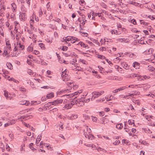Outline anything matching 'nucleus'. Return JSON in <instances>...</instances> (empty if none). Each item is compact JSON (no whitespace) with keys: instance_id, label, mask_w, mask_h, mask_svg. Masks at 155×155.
I'll list each match as a JSON object with an SVG mask.
<instances>
[{"instance_id":"obj_57","label":"nucleus","mask_w":155,"mask_h":155,"mask_svg":"<svg viewBox=\"0 0 155 155\" xmlns=\"http://www.w3.org/2000/svg\"><path fill=\"white\" fill-rule=\"evenodd\" d=\"M86 129H87V132L86 133H87V134L88 133V134H91V131L90 129V128H86Z\"/></svg>"},{"instance_id":"obj_13","label":"nucleus","mask_w":155,"mask_h":155,"mask_svg":"<svg viewBox=\"0 0 155 155\" xmlns=\"http://www.w3.org/2000/svg\"><path fill=\"white\" fill-rule=\"evenodd\" d=\"M133 66L136 69H139L140 67V64L137 62H134L133 64Z\"/></svg>"},{"instance_id":"obj_5","label":"nucleus","mask_w":155,"mask_h":155,"mask_svg":"<svg viewBox=\"0 0 155 155\" xmlns=\"http://www.w3.org/2000/svg\"><path fill=\"white\" fill-rule=\"evenodd\" d=\"M84 101L83 100V97H81V98L78 97V104L79 105V106H82L84 104Z\"/></svg>"},{"instance_id":"obj_37","label":"nucleus","mask_w":155,"mask_h":155,"mask_svg":"<svg viewBox=\"0 0 155 155\" xmlns=\"http://www.w3.org/2000/svg\"><path fill=\"white\" fill-rule=\"evenodd\" d=\"M78 117V115L76 114H72L71 118L72 119H75Z\"/></svg>"},{"instance_id":"obj_21","label":"nucleus","mask_w":155,"mask_h":155,"mask_svg":"<svg viewBox=\"0 0 155 155\" xmlns=\"http://www.w3.org/2000/svg\"><path fill=\"white\" fill-rule=\"evenodd\" d=\"M25 13L24 12L22 13L20 15V18L21 19L22 21L25 20Z\"/></svg>"},{"instance_id":"obj_45","label":"nucleus","mask_w":155,"mask_h":155,"mask_svg":"<svg viewBox=\"0 0 155 155\" xmlns=\"http://www.w3.org/2000/svg\"><path fill=\"white\" fill-rule=\"evenodd\" d=\"M128 123L129 124L131 125H132L133 124H134V120H129L128 121Z\"/></svg>"},{"instance_id":"obj_48","label":"nucleus","mask_w":155,"mask_h":155,"mask_svg":"<svg viewBox=\"0 0 155 155\" xmlns=\"http://www.w3.org/2000/svg\"><path fill=\"white\" fill-rule=\"evenodd\" d=\"M97 118L96 117H94L93 116H91V119L94 122H96L97 120Z\"/></svg>"},{"instance_id":"obj_55","label":"nucleus","mask_w":155,"mask_h":155,"mask_svg":"<svg viewBox=\"0 0 155 155\" xmlns=\"http://www.w3.org/2000/svg\"><path fill=\"white\" fill-rule=\"evenodd\" d=\"M33 145V143H31L29 145V147L30 148L32 149V150H34L35 149V148H33L32 147Z\"/></svg>"},{"instance_id":"obj_30","label":"nucleus","mask_w":155,"mask_h":155,"mask_svg":"<svg viewBox=\"0 0 155 155\" xmlns=\"http://www.w3.org/2000/svg\"><path fill=\"white\" fill-rule=\"evenodd\" d=\"M58 59L59 62L61 63H64L65 64H68L67 62L65 61L63 59H61V57L59 58V59Z\"/></svg>"},{"instance_id":"obj_52","label":"nucleus","mask_w":155,"mask_h":155,"mask_svg":"<svg viewBox=\"0 0 155 155\" xmlns=\"http://www.w3.org/2000/svg\"><path fill=\"white\" fill-rule=\"evenodd\" d=\"M97 57H98V58H100V59H103L105 58V57L103 55H99L97 56Z\"/></svg>"},{"instance_id":"obj_19","label":"nucleus","mask_w":155,"mask_h":155,"mask_svg":"<svg viewBox=\"0 0 155 155\" xmlns=\"http://www.w3.org/2000/svg\"><path fill=\"white\" fill-rule=\"evenodd\" d=\"M68 72L67 70L66 69L64 71L62 72V73L61 74V77H66L68 74Z\"/></svg>"},{"instance_id":"obj_46","label":"nucleus","mask_w":155,"mask_h":155,"mask_svg":"<svg viewBox=\"0 0 155 155\" xmlns=\"http://www.w3.org/2000/svg\"><path fill=\"white\" fill-rule=\"evenodd\" d=\"M123 68L126 70H128L129 68V66H128L127 64L125 63V65H124Z\"/></svg>"},{"instance_id":"obj_1","label":"nucleus","mask_w":155,"mask_h":155,"mask_svg":"<svg viewBox=\"0 0 155 155\" xmlns=\"http://www.w3.org/2000/svg\"><path fill=\"white\" fill-rule=\"evenodd\" d=\"M11 50V46H8V47H5L4 48V53L3 54V55L5 56L7 55L8 54H9L10 51Z\"/></svg>"},{"instance_id":"obj_25","label":"nucleus","mask_w":155,"mask_h":155,"mask_svg":"<svg viewBox=\"0 0 155 155\" xmlns=\"http://www.w3.org/2000/svg\"><path fill=\"white\" fill-rule=\"evenodd\" d=\"M139 92L138 91H135L132 94L128 93V96H134L136 95L139 94Z\"/></svg>"},{"instance_id":"obj_28","label":"nucleus","mask_w":155,"mask_h":155,"mask_svg":"<svg viewBox=\"0 0 155 155\" xmlns=\"http://www.w3.org/2000/svg\"><path fill=\"white\" fill-rule=\"evenodd\" d=\"M41 102L40 101H32L31 103V105H35L37 104H39L41 103Z\"/></svg>"},{"instance_id":"obj_60","label":"nucleus","mask_w":155,"mask_h":155,"mask_svg":"<svg viewBox=\"0 0 155 155\" xmlns=\"http://www.w3.org/2000/svg\"><path fill=\"white\" fill-rule=\"evenodd\" d=\"M12 98V97L11 94L10 93H9L8 97H7V100H10Z\"/></svg>"},{"instance_id":"obj_16","label":"nucleus","mask_w":155,"mask_h":155,"mask_svg":"<svg viewBox=\"0 0 155 155\" xmlns=\"http://www.w3.org/2000/svg\"><path fill=\"white\" fill-rule=\"evenodd\" d=\"M153 51V50L152 48H150L146 50L144 52V53L145 54H150L152 53Z\"/></svg>"},{"instance_id":"obj_15","label":"nucleus","mask_w":155,"mask_h":155,"mask_svg":"<svg viewBox=\"0 0 155 155\" xmlns=\"http://www.w3.org/2000/svg\"><path fill=\"white\" fill-rule=\"evenodd\" d=\"M75 39H64V41H63L62 42H65V43H66L67 44H68L67 42V41H71V43H74L76 42H77L78 41V40L74 41Z\"/></svg>"},{"instance_id":"obj_2","label":"nucleus","mask_w":155,"mask_h":155,"mask_svg":"<svg viewBox=\"0 0 155 155\" xmlns=\"http://www.w3.org/2000/svg\"><path fill=\"white\" fill-rule=\"evenodd\" d=\"M82 92V90H80L78 91H76L74 93L71 94L66 95L68 96L67 97H72L75 95H78Z\"/></svg>"},{"instance_id":"obj_23","label":"nucleus","mask_w":155,"mask_h":155,"mask_svg":"<svg viewBox=\"0 0 155 155\" xmlns=\"http://www.w3.org/2000/svg\"><path fill=\"white\" fill-rule=\"evenodd\" d=\"M113 98V96L112 95H109L105 97V99L107 101H111Z\"/></svg>"},{"instance_id":"obj_27","label":"nucleus","mask_w":155,"mask_h":155,"mask_svg":"<svg viewBox=\"0 0 155 155\" xmlns=\"http://www.w3.org/2000/svg\"><path fill=\"white\" fill-rule=\"evenodd\" d=\"M110 32L111 33L112 35H114L118 34V32L115 29L111 30L110 31Z\"/></svg>"},{"instance_id":"obj_59","label":"nucleus","mask_w":155,"mask_h":155,"mask_svg":"<svg viewBox=\"0 0 155 155\" xmlns=\"http://www.w3.org/2000/svg\"><path fill=\"white\" fill-rule=\"evenodd\" d=\"M68 48V47L66 46H63L62 49V50L64 51H65L67 50Z\"/></svg>"},{"instance_id":"obj_64","label":"nucleus","mask_w":155,"mask_h":155,"mask_svg":"<svg viewBox=\"0 0 155 155\" xmlns=\"http://www.w3.org/2000/svg\"><path fill=\"white\" fill-rule=\"evenodd\" d=\"M114 68L115 69H116V70L118 71L119 69V68H120V67L117 65H116L114 66Z\"/></svg>"},{"instance_id":"obj_32","label":"nucleus","mask_w":155,"mask_h":155,"mask_svg":"<svg viewBox=\"0 0 155 155\" xmlns=\"http://www.w3.org/2000/svg\"><path fill=\"white\" fill-rule=\"evenodd\" d=\"M144 131L145 132L148 134H150L152 133L151 131L147 128H145L143 129Z\"/></svg>"},{"instance_id":"obj_9","label":"nucleus","mask_w":155,"mask_h":155,"mask_svg":"<svg viewBox=\"0 0 155 155\" xmlns=\"http://www.w3.org/2000/svg\"><path fill=\"white\" fill-rule=\"evenodd\" d=\"M63 101V100L61 99H57L56 100L53 101L52 102V105H57L58 104L62 103Z\"/></svg>"},{"instance_id":"obj_43","label":"nucleus","mask_w":155,"mask_h":155,"mask_svg":"<svg viewBox=\"0 0 155 155\" xmlns=\"http://www.w3.org/2000/svg\"><path fill=\"white\" fill-rule=\"evenodd\" d=\"M39 46L42 49H44L45 48V47L44 46L45 45L42 43H39L38 44Z\"/></svg>"},{"instance_id":"obj_49","label":"nucleus","mask_w":155,"mask_h":155,"mask_svg":"<svg viewBox=\"0 0 155 155\" xmlns=\"http://www.w3.org/2000/svg\"><path fill=\"white\" fill-rule=\"evenodd\" d=\"M20 91L22 92H24L26 91V89L22 87H21L19 88Z\"/></svg>"},{"instance_id":"obj_7","label":"nucleus","mask_w":155,"mask_h":155,"mask_svg":"<svg viewBox=\"0 0 155 155\" xmlns=\"http://www.w3.org/2000/svg\"><path fill=\"white\" fill-rule=\"evenodd\" d=\"M62 54L66 57L72 56L74 55V53L72 51H68L67 53L63 52Z\"/></svg>"},{"instance_id":"obj_54","label":"nucleus","mask_w":155,"mask_h":155,"mask_svg":"<svg viewBox=\"0 0 155 155\" xmlns=\"http://www.w3.org/2000/svg\"><path fill=\"white\" fill-rule=\"evenodd\" d=\"M32 110V108H30L29 109H26L23 110V112L25 113L26 112H28L29 111H31Z\"/></svg>"},{"instance_id":"obj_22","label":"nucleus","mask_w":155,"mask_h":155,"mask_svg":"<svg viewBox=\"0 0 155 155\" xmlns=\"http://www.w3.org/2000/svg\"><path fill=\"white\" fill-rule=\"evenodd\" d=\"M140 76L138 74H136L135 73H133L131 74V75L130 76L129 78H134L135 77H140Z\"/></svg>"},{"instance_id":"obj_26","label":"nucleus","mask_w":155,"mask_h":155,"mask_svg":"<svg viewBox=\"0 0 155 155\" xmlns=\"http://www.w3.org/2000/svg\"><path fill=\"white\" fill-rule=\"evenodd\" d=\"M46 96L47 97V99L51 98L54 97V93L53 92H51L50 93L48 94Z\"/></svg>"},{"instance_id":"obj_4","label":"nucleus","mask_w":155,"mask_h":155,"mask_svg":"<svg viewBox=\"0 0 155 155\" xmlns=\"http://www.w3.org/2000/svg\"><path fill=\"white\" fill-rule=\"evenodd\" d=\"M92 96L91 98V101H93L96 98H97L98 97L100 96L99 95V92L98 91L93 92L92 93Z\"/></svg>"},{"instance_id":"obj_24","label":"nucleus","mask_w":155,"mask_h":155,"mask_svg":"<svg viewBox=\"0 0 155 155\" xmlns=\"http://www.w3.org/2000/svg\"><path fill=\"white\" fill-rule=\"evenodd\" d=\"M116 127L118 129L120 130L123 127V125L122 123L117 124Z\"/></svg>"},{"instance_id":"obj_38","label":"nucleus","mask_w":155,"mask_h":155,"mask_svg":"<svg viewBox=\"0 0 155 155\" xmlns=\"http://www.w3.org/2000/svg\"><path fill=\"white\" fill-rule=\"evenodd\" d=\"M148 68V69L149 71H155V68H154V67L151 66H149Z\"/></svg>"},{"instance_id":"obj_8","label":"nucleus","mask_w":155,"mask_h":155,"mask_svg":"<svg viewBox=\"0 0 155 155\" xmlns=\"http://www.w3.org/2000/svg\"><path fill=\"white\" fill-rule=\"evenodd\" d=\"M76 98H78L77 96L73 100L71 101L70 104L72 107L75 104L77 105L78 106H79V105H78V99H75Z\"/></svg>"},{"instance_id":"obj_62","label":"nucleus","mask_w":155,"mask_h":155,"mask_svg":"<svg viewBox=\"0 0 155 155\" xmlns=\"http://www.w3.org/2000/svg\"><path fill=\"white\" fill-rule=\"evenodd\" d=\"M83 100H84V102H89L90 101V98H88L87 99H84L83 97Z\"/></svg>"},{"instance_id":"obj_36","label":"nucleus","mask_w":155,"mask_h":155,"mask_svg":"<svg viewBox=\"0 0 155 155\" xmlns=\"http://www.w3.org/2000/svg\"><path fill=\"white\" fill-rule=\"evenodd\" d=\"M140 143H141L142 144H143L144 145H148V143H147L146 141L144 140H142L139 141Z\"/></svg>"},{"instance_id":"obj_20","label":"nucleus","mask_w":155,"mask_h":155,"mask_svg":"<svg viewBox=\"0 0 155 155\" xmlns=\"http://www.w3.org/2000/svg\"><path fill=\"white\" fill-rule=\"evenodd\" d=\"M17 45L18 46L19 45V48H20L21 50H23L25 48V46L23 45H21L20 42H19L18 41L17 42Z\"/></svg>"},{"instance_id":"obj_6","label":"nucleus","mask_w":155,"mask_h":155,"mask_svg":"<svg viewBox=\"0 0 155 155\" xmlns=\"http://www.w3.org/2000/svg\"><path fill=\"white\" fill-rule=\"evenodd\" d=\"M14 24L15 26V30L16 31H18V30L20 28V25L17 21H15Z\"/></svg>"},{"instance_id":"obj_44","label":"nucleus","mask_w":155,"mask_h":155,"mask_svg":"<svg viewBox=\"0 0 155 155\" xmlns=\"http://www.w3.org/2000/svg\"><path fill=\"white\" fill-rule=\"evenodd\" d=\"M140 23L143 25H148V23L145 22L143 20H141L140 21Z\"/></svg>"},{"instance_id":"obj_63","label":"nucleus","mask_w":155,"mask_h":155,"mask_svg":"<svg viewBox=\"0 0 155 155\" xmlns=\"http://www.w3.org/2000/svg\"><path fill=\"white\" fill-rule=\"evenodd\" d=\"M99 115L103 117L104 115V112L102 111L99 112Z\"/></svg>"},{"instance_id":"obj_34","label":"nucleus","mask_w":155,"mask_h":155,"mask_svg":"<svg viewBox=\"0 0 155 155\" xmlns=\"http://www.w3.org/2000/svg\"><path fill=\"white\" fill-rule=\"evenodd\" d=\"M41 135H40V136L38 135V137L37 138L36 140V143L37 144H38V143H39V142L41 140Z\"/></svg>"},{"instance_id":"obj_31","label":"nucleus","mask_w":155,"mask_h":155,"mask_svg":"<svg viewBox=\"0 0 155 155\" xmlns=\"http://www.w3.org/2000/svg\"><path fill=\"white\" fill-rule=\"evenodd\" d=\"M11 5L12 6V9L13 10V12H14V11H15V9L17 8L16 5L14 3H12Z\"/></svg>"},{"instance_id":"obj_40","label":"nucleus","mask_w":155,"mask_h":155,"mask_svg":"<svg viewBox=\"0 0 155 155\" xmlns=\"http://www.w3.org/2000/svg\"><path fill=\"white\" fill-rule=\"evenodd\" d=\"M28 73L30 75H34V73L33 72V71L31 70V69H29L27 71Z\"/></svg>"},{"instance_id":"obj_12","label":"nucleus","mask_w":155,"mask_h":155,"mask_svg":"<svg viewBox=\"0 0 155 155\" xmlns=\"http://www.w3.org/2000/svg\"><path fill=\"white\" fill-rule=\"evenodd\" d=\"M125 54L130 58H134L136 57V55L131 52L126 53Z\"/></svg>"},{"instance_id":"obj_29","label":"nucleus","mask_w":155,"mask_h":155,"mask_svg":"<svg viewBox=\"0 0 155 155\" xmlns=\"http://www.w3.org/2000/svg\"><path fill=\"white\" fill-rule=\"evenodd\" d=\"M136 41L141 44H146V43L143 39H137Z\"/></svg>"},{"instance_id":"obj_51","label":"nucleus","mask_w":155,"mask_h":155,"mask_svg":"<svg viewBox=\"0 0 155 155\" xmlns=\"http://www.w3.org/2000/svg\"><path fill=\"white\" fill-rule=\"evenodd\" d=\"M16 120H15L12 119L10 120V122H9L10 123V124L12 125L14 124Z\"/></svg>"},{"instance_id":"obj_39","label":"nucleus","mask_w":155,"mask_h":155,"mask_svg":"<svg viewBox=\"0 0 155 155\" xmlns=\"http://www.w3.org/2000/svg\"><path fill=\"white\" fill-rule=\"evenodd\" d=\"M4 96L5 97L6 99L7 100V97H8L9 93L7 91H4Z\"/></svg>"},{"instance_id":"obj_41","label":"nucleus","mask_w":155,"mask_h":155,"mask_svg":"<svg viewBox=\"0 0 155 155\" xmlns=\"http://www.w3.org/2000/svg\"><path fill=\"white\" fill-rule=\"evenodd\" d=\"M0 148L2 149V151L3 152L5 150L4 145L2 143H0Z\"/></svg>"},{"instance_id":"obj_33","label":"nucleus","mask_w":155,"mask_h":155,"mask_svg":"<svg viewBox=\"0 0 155 155\" xmlns=\"http://www.w3.org/2000/svg\"><path fill=\"white\" fill-rule=\"evenodd\" d=\"M33 48L32 46H29L27 48V51L28 52H30L33 51Z\"/></svg>"},{"instance_id":"obj_61","label":"nucleus","mask_w":155,"mask_h":155,"mask_svg":"<svg viewBox=\"0 0 155 155\" xmlns=\"http://www.w3.org/2000/svg\"><path fill=\"white\" fill-rule=\"evenodd\" d=\"M34 23V20L33 19H31L30 21V25L31 26L32 25H33Z\"/></svg>"},{"instance_id":"obj_11","label":"nucleus","mask_w":155,"mask_h":155,"mask_svg":"<svg viewBox=\"0 0 155 155\" xmlns=\"http://www.w3.org/2000/svg\"><path fill=\"white\" fill-rule=\"evenodd\" d=\"M126 88V87L125 86H123L118 88V89L114 90L113 91V92L114 93H116L118 92L119 91H122L123 90L125 89Z\"/></svg>"},{"instance_id":"obj_35","label":"nucleus","mask_w":155,"mask_h":155,"mask_svg":"<svg viewBox=\"0 0 155 155\" xmlns=\"http://www.w3.org/2000/svg\"><path fill=\"white\" fill-rule=\"evenodd\" d=\"M6 65L9 69H10V70H11L12 69V66L11 63H7Z\"/></svg>"},{"instance_id":"obj_47","label":"nucleus","mask_w":155,"mask_h":155,"mask_svg":"<svg viewBox=\"0 0 155 155\" xmlns=\"http://www.w3.org/2000/svg\"><path fill=\"white\" fill-rule=\"evenodd\" d=\"M83 117L85 120H87L89 118L88 115L86 114H83Z\"/></svg>"},{"instance_id":"obj_17","label":"nucleus","mask_w":155,"mask_h":155,"mask_svg":"<svg viewBox=\"0 0 155 155\" xmlns=\"http://www.w3.org/2000/svg\"><path fill=\"white\" fill-rule=\"evenodd\" d=\"M78 44L81 45V47H82L84 48H88V45H87L85 44L84 43L82 42H79L78 44H76V45H78Z\"/></svg>"},{"instance_id":"obj_3","label":"nucleus","mask_w":155,"mask_h":155,"mask_svg":"<svg viewBox=\"0 0 155 155\" xmlns=\"http://www.w3.org/2000/svg\"><path fill=\"white\" fill-rule=\"evenodd\" d=\"M70 90V89H69L62 90L57 92V95H61L67 93H68L69 91H69Z\"/></svg>"},{"instance_id":"obj_56","label":"nucleus","mask_w":155,"mask_h":155,"mask_svg":"<svg viewBox=\"0 0 155 155\" xmlns=\"http://www.w3.org/2000/svg\"><path fill=\"white\" fill-rule=\"evenodd\" d=\"M19 54V53H17V52H14L13 55L12 56V57H17V56Z\"/></svg>"},{"instance_id":"obj_10","label":"nucleus","mask_w":155,"mask_h":155,"mask_svg":"<svg viewBox=\"0 0 155 155\" xmlns=\"http://www.w3.org/2000/svg\"><path fill=\"white\" fill-rule=\"evenodd\" d=\"M30 103L29 101H25V100H22L21 101H19V104L21 105H26V106H28Z\"/></svg>"},{"instance_id":"obj_14","label":"nucleus","mask_w":155,"mask_h":155,"mask_svg":"<svg viewBox=\"0 0 155 155\" xmlns=\"http://www.w3.org/2000/svg\"><path fill=\"white\" fill-rule=\"evenodd\" d=\"M72 106L70 103L67 104H65L64 106L63 107V110H65V109L68 110L70 109L71 108Z\"/></svg>"},{"instance_id":"obj_18","label":"nucleus","mask_w":155,"mask_h":155,"mask_svg":"<svg viewBox=\"0 0 155 155\" xmlns=\"http://www.w3.org/2000/svg\"><path fill=\"white\" fill-rule=\"evenodd\" d=\"M84 135L86 138H88V139H92V137H93V135H91V134H88L87 133H84Z\"/></svg>"},{"instance_id":"obj_58","label":"nucleus","mask_w":155,"mask_h":155,"mask_svg":"<svg viewBox=\"0 0 155 155\" xmlns=\"http://www.w3.org/2000/svg\"><path fill=\"white\" fill-rule=\"evenodd\" d=\"M9 81H12L16 83L17 82H18V81L17 80H15V79H14L13 78H11L10 79H8Z\"/></svg>"},{"instance_id":"obj_50","label":"nucleus","mask_w":155,"mask_h":155,"mask_svg":"<svg viewBox=\"0 0 155 155\" xmlns=\"http://www.w3.org/2000/svg\"><path fill=\"white\" fill-rule=\"evenodd\" d=\"M120 143V142L119 140H116L115 141V142L113 143V144L115 145H117Z\"/></svg>"},{"instance_id":"obj_53","label":"nucleus","mask_w":155,"mask_h":155,"mask_svg":"<svg viewBox=\"0 0 155 155\" xmlns=\"http://www.w3.org/2000/svg\"><path fill=\"white\" fill-rule=\"evenodd\" d=\"M153 41V39H148L147 41H145V42L148 45H151V44H150V41Z\"/></svg>"},{"instance_id":"obj_42","label":"nucleus","mask_w":155,"mask_h":155,"mask_svg":"<svg viewBox=\"0 0 155 155\" xmlns=\"http://www.w3.org/2000/svg\"><path fill=\"white\" fill-rule=\"evenodd\" d=\"M52 102H49L47 104H45V107H48L50 106L51 105H52Z\"/></svg>"}]
</instances>
